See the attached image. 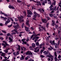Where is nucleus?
<instances>
[{
    "instance_id": "1",
    "label": "nucleus",
    "mask_w": 61,
    "mask_h": 61,
    "mask_svg": "<svg viewBox=\"0 0 61 61\" xmlns=\"http://www.w3.org/2000/svg\"><path fill=\"white\" fill-rule=\"evenodd\" d=\"M18 18L19 19V22L20 23H21V22H24V20H22V19L23 18V16L22 15H20V17H18Z\"/></svg>"
},
{
    "instance_id": "2",
    "label": "nucleus",
    "mask_w": 61,
    "mask_h": 61,
    "mask_svg": "<svg viewBox=\"0 0 61 61\" xmlns=\"http://www.w3.org/2000/svg\"><path fill=\"white\" fill-rule=\"evenodd\" d=\"M3 42L5 43V44L4 43H2V46H4L3 47L4 49H5V48H6V46H9V45L7 44V42L5 41H3Z\"/></svg>"
},
{
    "instance_id": "3",
    "label": "nucleus",
    "mask_w": 61,
    "mask_h": 61,
    "mask_svg": "<svg viewBox=\"0 0 61 61\" xmlns=\"http://www.w3.org/2000/svg\"><path fill=\"white\" fill-rule=\"evenodd\" d=\"M51 45H55V47L56 48H57V44L56 43H55V40H53V41H51L50 42Z\"/></svg>"
},
{
    "instance_id": "4",
    "label": "nucleus",
    "mask_w": 61,
    "mask_h": 61,
    "mask_svg": "<svg viewBox=\"0 0 61 61\" xmlns=\"http://www.w3.org/2000/svg\"><path fill=\"white\" fill-rule=\"evenodd\" d=\"M32 33L33 34V35H32L30 37L32 39L34 36H38V34L36 35V34L35 32V31H33Z\"/></svg>"
},
{
    "instance_id": "5",
    "label": "nucleus",
    "mask_w": 61,
    "mask_h": 61,
    "mask_svg": "<svg viewBox=\"0 0 61 61\" xmlns=\"http://www.w3.org/2000/svg\"><path fill=\"white\" fill-rule=\"evenodd\" d=\"M13 27L14 28H16V29H18L20 28V26L19 25H14L13 26Z\"/></svg>"
},
{
    "instance_id": "6",
    "label": "nucleus",
    "mask_w": 61,
    "mask_h": 61,
    "mask_svg": "<svg viewBox=\"0 0 61 61\" xmlns=\"http://www.w3.org/2000/svg\"><path fill=\"white\" fill-rule=\"evenodd\" d=\"M54 54L55 56L54 58L55 61H57V54H56V52L55 51Z\"/></svg>"
},
{
    "instance_id": "7",
    "label": "nucleus",
    "mask_w": 61,
    "mask_h": 61,
    "mask_svg": "<svg viewBox=\"0 0 61 61\" xmlns=\"http://www.w3.org/2000/svg\"><path fill=\"white\" fill-rule=\"evenodd\" d=\"M26 54L27 55H32L33 54L30 51H28L26 53Z\"/></svg>"
},
{
    "instance_id": "8",
    "label": "nucleus",
    "mask_w": 61,
    "mask_h": 61,
    "mask_svg": "<svg viewBox=\"0 0 61 61\" xmlns=\"http://www.w3.org/2000/svg\"><path fill=\"white\" fill-rule=\"evenodd\" d=\"M25 30L27 32H29L30 31V29L29 28L27 27L26 26H25Z\"/></svg>"
},
{
    "instance_id": "9",
    "label": "nucleus",
    "mask_w": 61,
    "mask_h": 61,
    "mask_svg": "<svg viewBox=\"0 0 61 61\" xmlns=\"http://www.w3.org/2000/svg\"><path fill=\"white\" fill-rule=\"evenodd\" d=\"M9 40L10 41H9V43H11L12 42H13V39L11 38L10 37H9Z\"/></svg>"
},
{
    "instance_id": "10",
    "label": "nucleus",
    "mask_w": 61,
    "mask_h": 61,
    "mask_svg": "<svg viewBox=\"0 0 61 61\" xmlns=\"http://www.w3.org/2000/svg\"><path fill=\"white\" fill-rule=\"evenodd\" d=\"M27 12L28 13V14H29L30 15H31L32 14V11L29 10H28Z\"/></svg>"
},
{
    "instance_id": "11",
    "label": "nucleus",
    "mask_w": 61,
    "mask_h": 61,
    "mask_svg": "<svg viewBox=\"0 0 61 61\" xmlns=\"http://www.w3.org/2000/svg\"><path fill=\"white\" fill-rule=\"evenodd\" d=\"M25 57V56H23V55H21V57L20 58V60H24V58Z\"/></svg>"
},
{
    "instance_id": "12",
    "label": "nucleus",
    "mask_w": 61,
    "mask_h": 61,
    "mask_svg": "<svg viewBox=\"0 0 61 61\" xmlns=\"http://www.w3.org/2000/svg\"><path fill=\"white\" fill-rule=\"evenodd\" d=\"M42 22L44 23H46L47 22V21L45 19H42Z\"/></svg>"
},
{
    "instance_id": "13",
    "label": "nucleus",
    "mask_w": 61,
    "mask_h": 61,
    "mask_svg": "<svg viewBox=\"0 0 61 61\" xmlns=\"http://www.w3.org/2000/svg\"><path fill=\"white\" fill-rule=\"evenodd\" d=\"M29 20H27L26 21V25H27L29 26L30 25H29Z\"/></svg>"
},
{
    "instance_id": "14",
    "label": "nucleus",
    "mask_w": 61,
    "mask_h": 61,
    "mask_svg": "<svg viewBox=\"0 0 61 61\" xmlns=\"http://www.w3.org/2000/svg\"><path fill=\"white\" fill-rule=\"evenodd\" d=\"M1 14H3V15H5V16H8L7 14L4 13L2 12V11H1Z\"/></svg>"
},
{
    "instance_id": "15",
    "label": "nucleus",
    "mask_w": 61,
    "mask_h": 61,
    "mask_svg": "<svg viewBox=\"0 0 61 61\" xmlns=\"http://www.w3.org/2000/svg\"><path fill=\"white\" fill-rule=\"evenodd\" d=\"M34 2H36L34 1ZM36 3H38V5H41V4L40 3V2L39 1V2H36Z\"/></svg>"
},
{
    "instance_id": "16",
    "label": "nucleus",
    "mask_w": 61,
    "mask_h": 61,
    "mask_svg": "<svg viewBox=\"0 0 61 61\" xmlns=\"http://www.w3.org/2000/svg\"><path fill=\"white\" fill-rule=\"evenodd\" d=\"M32 45L33 47H36V44H35L34 43H32Z\"/></svg>"
},
{
    "instance_id": "17",
    "label": "nucleus",
    "mask_w": 61,
    "mask_h": 61,
    "mask_svg": "<svg viewBox=\"0 0 61 61\" xmlns=\"http://www.w3.org/2000/svg\"><path fill=\"white\" fill-rule=\"evenodd\" d=\"M5 53H2V54L1 55V56H2L4 57L5 56Z\"/></svg>"
},
{
    "instance_id": "18",
    "label": "nucleus",
    "mask_w": 61,
    "mask_h": 61,
    "mask_svg": "<svg viewBox=\"0 0 61 61\" xmlns=\"http://www.w3.org/2000/svg\"><path fill=\"white\" fill-rule=\"evenodd\" d=\"M47 1L49 4H50V5L51 4V0H47Z\"/></svg>"
},
{
    "instance_id": "19",
    "label": "nucleus",
    "mask_w": 61,
    "mask_h": 61,
    "mask_svg": "<svg viewBox=\"0 0 61 61\" xmlns=\"http://www.w3.org/2000/svg\"><path fill=\"white\" fill-rule=\"evenodd\" d=\"M18 48H17V50H20V46L19 45H18Z\"/></svg>"
},
{
    "instance_id": "20",
    "label": "nucleus",
    "mask_w": 61,
    "mask_h": 61,
    "mask_svg": "<svg viewBox=\"0 0 61 61\" xmlns=\"http://www.w3.org/2000/svg\"><path fill=\"white\" fill-rule=\"evenodd\" d=\"M4 52H5V53L6 54H7V53H8V51L7 50H4Z\"/></svg>"
},
{
    "instance_id": "21",
    "label": "nucleus",
    "mask_w": 61,
    "mask_h": 61,
    "mask_svg": "<svg viewBox=\"0 0 61 61\" xmlns=\"http://www.w3.org/2000/svg\"><path fill=\"white\" fill-rule=\"evenodd\" d=\"M36 46H39V42H36Z\"/></svg>"
},
{
    "instance_id": "22",
    "label": "nucleus",
    "mask_w": 61,
    "mask_h": 61,
    "mask_svg": "<svg viewBox=\"0 0 61 61\" xmlns=\"http://www.w3.org/2000/svg\"><path fill=\"white\" fill-rule=\"evenodd\" d=\"M41 28H42V30H45V31H46V27H43V26L41 27Z\"/></svg>"
},
{
    "instance_id": "23",
    "label": "nucleus",
    "mask_w": 61,
    "mask_h": 61,
    "mask_svg": "<svg viewBox=\"0 0 61 61\" xmlns=\"http://www.w3.org/2000/svg\"><path fill=\"white\" fill-rule=\"evenodd\" d=\"M22 1H21L19 0H17V2L18 3H20Z\"/></svg>"
},
{
    "instance_id": "24",
    "label": "nucleus",
    "mask_w": 61,
    "mask_h": 61,
    "mask_svg": "<svg viewBox=\"0 0 61 61\" xmlns=\"http://www.w3.org/2000/svg\"><path fill=\"white\" fill-rule=\"evenodd\" d=\"M19 51H18L16 53V54H15V55H16V56L18 55H19Z\"/></svg>"
},
{
    "instance_id": "25",
    "label": "nucleus",
    "mask_w": 61,
    "mask_h": 61,
    "mask_svg": "<svg viewBox=\"0 0 61 61\" xmlns=\"http://www.w3.org/2000/svg\"><path fill=\"white\" fill-rule=\"evenodd\" d=\"M27 43L26 42L24 41V42H23L22 44H25V45Z\"/></svg>"
},
{
    "instance_id": "26",
    "label": "nucleus",
    "mask_w": 61,
    "mask_h": 61,
    "mask_svg": "<svg viewBox=\"0 0 61 61\" xmlns=\"http://www.w3.org/2000/svg\"><path fill=\"white\" fill-rule=\"evenodd\" d=\"M47 52L46 51H45L44 52H43V53L44 54H46V55H47Z\"/></svg>"
},
{
    "instance_id": "27",
    "label": "nucleus",
    "mask_w": 61,
    "mask_h": 61,
    "mask_svg": "<svg viewBox=\"0 0 61 61\" xmlns=\"http://www.w3.org/2000/svg\"><path fill=\"white\" fill-rule=\"evenodd\" d=\"M37 15H34L33 16L35 18H36V17H37Z\"/></svg>"
},
{
    "instance_id": "28",
    "label": "nucleus",
    "mask_w": 61,
    "mask_h": 61,
    "mask_svg": "<svg viewBox=\"0 0 61 61\" xmlns=\"http://www.w3.org/2000/svg\"><path fill=\"white\" fill-rule=\"evenodd\" d=\"M47 55L50 56V55H51V54H50V53L49 52H47Z\"/></svg>"
},
{
    "instance_id": "29",
    "label": "nucleus",
    "mask_w": 61,
    "mask_h": 61,
    "mask_svg": "<svg viewBox=\"0 0 61 61\" xmlns=\"http://www.w3.org/2000/svg\"><path fill=\"white\" fill-rule=\"evenodd\" d=\"M23 13L24 14V15L25 16L26 15V12L25 11H23Z\"/></svg>"
},
{
    "instance_id": "30",
    "label": "nucleus",
    "mask_w": 61,
    "mask_h": 61,
    "mask_svg": "<svg viewBox=\"0 0 61 61\" xmlns=\"http://www.w3.org/2000/svg\"><path fill=\"white\" fill-rule=\"evenodd\" d=\"M3 18V20H4V21H6V19H7V18L6 17H4V18Z\"/></svg>"
},
{
    "instance_id": "31",
    "label": "nucleus",
    "mask_w": 61,
    "mask_h": 61,
    "mask_svg": "<svg viewBox=\"0 0 61 61\" xmlns=\"http://www.w3.org/2000/svg\"><path fill=\"white\" fill-rule=\"evenodd\" d=\"M26 39H23L21 40V41L23 42H25L24 41Z\"/></svg>"
},
{
    "instance_id": "32",
    "label": "nucleus",
    "mask_w": 61,
    "mask_h": 61,
    "mask_svg": "<svg viewBox=\"0 0 61 61\" xmlns=\"http://www.w3.org/2000/svg\"><path fill=\"white\" fill-rule=\"evenodd\" d=\"M50 16L51 17H53V14H49Z\"/></svg>"
},
{
    "instance_id": "33",
    "label": "nucleus",
    "mask_w": 61,
    "mask_h": 61,
    "mask_svg": "<svg viewBox=\"0 0 61 61\" xmlns=\"http://www.w3.org/2000/svg\"><path fill=\"white\" fill-rule=\"evenodd\" d=\"M59 4L58 5H59V6L60 7H61V2H60L59 3Z\"/></svg>"
},
{
    "instance_id": "34",
    "label": "nucleus",
    "mask_w": 61,
    "mask_h": 61,
    "mask_svg": "<svg viewBox=\"0 0 61 61\" xmlns=\"http://www.w3.org/2000/svg\"><path fill=\"white\" fill-rule=\"evenodd\" d=\"M6 22L8 23H9V22H10V20H8Z\"/></svg>"
},
{
    "instance_id": "35",
    "label": "nucleus",
    "mask_w": 61,
    "mask_h": 61,
    "mask_svg": "<svg viewBox=\"0 0 61 61\" xmlns=\"http://www.w3.org/2000/svg\"><path fill=\"white\" fill-rule=\"evenodd\" d=\"M39 31H41V30H42V27H40L39 28Z\"/></svg>"
},
{
    "instance_id": "36",
    "label": "nucleus",
    "mask_w": 61,
    "mask_h": 61,
    "mask_svg": "<svg viewBox=\"0 0 61 61\" xmlns=\"http://www.w3.org/2000/svg\"><path fill=\"white\" fill-rule=\"evenodd\" d=\"M38 10L40 11V12H42V9H38Z\"/></svg>"
},
{
    "instance_id": "37",
    "label": "nucleus",
    "mask_w": 61,
    "mask_h": 61,
    "mask_svg": "<svg viewBox=\"0 0 61 61\" xmlns=\"http://www.w3.org/2000/svg\"><path fill=\"white\" fill-rule=\"evenodd\" d=\"M10 19L11 21H12V22H14V20L13 19V18H12L11 17L10 18Z\"/></svg>"
},
{
    "instance_id": "38",
    "label": "nucleus",
    "mask_w": 61,
    "mask_h": 61,
    "mask_svg": "<svg viewBox=\"0 0 61 61\" xmlns=\"http://www.w3.org/2000/svg\"><path fill=\"white\" fill-rule=\"evenodd\" d=\"M42 4L43 5H45V3L44 2H42Z\"/></svg>"
},
{
    "instance_id": "39",
    "label": "nucleus",
    "mask_w": 61,
    "mask_h": 61,
    "mask_svg": "<svg viewBox=\"0 0 61 61\" xmlns=\"http://www.w3.org/2000/svg\"><path fill=\"white\" fill-rule=\"evenodd\" d=\"M24 23H22V25H21V27L22 28L24 27Z\"/></svg>"
},
{
    "instance_id": "40",
    "label": "nucleus",
    "mask_w": 61,
    "mask_h": 61,
    "mask_svg": "<svg viewBox=\"0 0 61 61\" xmlns=\"http://www.w3.org/2000/svg\"><path fill=\"white\" fill-rule=\"evenodd\" d=\"M45 3V4H47V0H45V1H44Z\"/></svg>"
},
{
    "instance_id": "41",
    "label": "nucleus",
    "mask_w": 61,
    "mask_h": 61,
    "mask_svg": "<svg viewBox=\"0 0 61 61\" xmlns=\"http://www.w3.org/2000/svg\"><path fill=\"white\" fill-rule=\"evenodd\" d=\"M16 52H13V55H14V56H16V55L15 54Z\"/></svg>"
},
{
    "instance_id": "42",
    "label": "nucleus",
    "mask_w": 61,
    "mask_h": 61,
    "mask_svg": "<svg viewBox=\"0 0 61 61\" xmlns=\"http://www.w3.org/2000/svg\"><path fill=\"white\" fill-rule=\"evenodd\" d=\"M50 8V11H52V10H53L54 9H53V8Z\"/></svg>"
},
{
    "instance_id": "43",
    "label": "nucleus",
    "mask_w": 61,
    "mask_h": 61,
    "mask_svg": "<svg viewBox=\"0 0 61 61\" xmlns=\"http://www.w3.org/2000/svg\"><path fill=\"white\" fill-rule=\"evenodd\" d=\"M49 24V23H47V25H46V27L47 28H48V25Z\"/></svg>"
},
{
    "instance_id": "44",
    "label": "nucleus",
    "mask_w": 61,
    "mask_h": 61,
    "mask_svg": "<svg viewBox=\"0 0 61 61\" xmlns=\"http://www.w3.org/2000/svg\"><path fill=\"white\" fill-rule=\"evenodd\" d=\"M30 50H32L33 49V48H32V47L31 46H30Z\"/></svg>"
},
{
    "instance_id": "45",
    "label": "nucleus",
    "mask_w": 61,
    "mask_h": 61,
    "mask_svg": "<svg viewBox=\"0 0 61 61\" xmlns=\"http://www.w3.org/2000/svg\"><path fill=\"white\" fill-rule=\"evenodd\" d=\"M61 55H59L58 57V58H59V59H60V58H61Z\"/></svg>"
},
{
    "instance_id": "46",
    "label": "nucleus",
    "mask_w": 61,
    "mask_h": 61,
    "mask_svg": "<svg viewBox=\"0 0 61 61\" xmlns=\"http://www.w3.org/2000/svg\"><path fill=\"white\" fill-rule=\"evenodd\" d=\"M0 39H1V40H4L3 38L2 37H0Z\"/></svg>"
},
{
    "instance_id": "47",
    "label": "nucleus",
    "mask_w": 61,
    "mask_h": 61,
    "mask_svg": "<svg viewBox=\"0 0 61 61\" xmlns=\"http://www.w3.org/2000/svg\"><path fill=\"white\" fill-rule=\"evenodd\" d=\"M55 27H56V28H58V25H55Z\"/></svg>"
},
{
    "instance_id": "48",
    "label": "nucleus",
    "mask_w": 61,
    "mask_h": 61,
    "mask_svg": "<svg viewBox=\"0 0 61 61\" xmlns=\"http://www.w3.org/2000/svg\"><path fill=\"white\" fill-rule=\"evenodd\" d=\"M27 17H31V15H27Z\"/></svg>"
},
{
    "instance_id": "49",
    "label": "nucleus",
    "mask_w": 61,
    "mask_h": 61,
    "mask_svg": "<svg viewBox=\"0 0 61 61\" xmlns=\"http://www.w3.org/2000/svg\"><path fill=\"white\" fill-rule=\"evenodd\" d=\"M12 26V25L11 24L10 25L8 26V27H11Z\"/></svg>"
},
{
    "instance_id": "50",
    "label": "nucleus",
    "mask_w": 61,
    "mask_h": 61,
    "mask_svg": "<svg viewBox=\"0 0 61 61\" xmlns=\"http://www.w3.org/2000/svg\"><path fill=\"white\" fill-rule=\"evenodd\" d=\"M52 23L53 24H55V22L54 21V20H52Z\"/></svg>"
},
{
    "instance_id": "51",
    "label": "nucleus",
    "mask_w": 61,
    "mask_h": 61,
    "mask_svg": "<svg viewBox=\"0 0 61 61\" xmlns=\"http://www.w3.org/2000/svg\"><path fill=\"white\" fill-rule=\"evenodd\" d=\"M48 50H50L51 51V50H52V49L50 48H48Z\"/></svg>"
},
{
    "instance_id": "52",
    "label": "nucleus",
    "mask_w": 61,
    "mask_h": 61,
    "mask_svg": "<svg viewBox=\"0 0 61 61\" xmlns=\"http://www.w3.org/2000/svg\"><path fill=\"white\" fill-rule=\"evenodd\" d=\"M34 13L35 15H37V14L35 12H34Z\"/></svg>"
},
{
    "instance_id": "53",
    "label": "nucleus",
    "mask_w": 61,
    "mask_h": 61,
    "mask_svg": "<svg viewBox=\"0 0 61 61\" xmlns=\"http://www.w3.org/2000/svg\"><path fill=\"white\" fill-rule=\"evenodd\" d=\"M36 39H38L39 38V37L37 36H36L35 37Z\"/></svg>"
},
{
    "instance_id": "54",
    "label": "nucleus",
    "mask_w": 61,
    "mask_h": 61,
    "mask_svg": "<svg viewBox=\"0 0 61 61\" xmlns=\"http://www.w3.org/2000/svg\"><path fill=\"white\" fill-rule=\"evenodd\" d=\"M44 51V50H41V53H42V52H43V51Z\"/></svg>"
},
{
    "instance_id": "55",
    "label": "nucleus",
    "mask_w": 61,
    "mask_h": 61,
    "mask_svg": "<svg viewBox=\"0 0 61 61\" xmlns=\"http://www.w3.org/2000/svg\"><path fill=\"white\" fill-rule=\"evenodd\" d=\"M15 21L16 22L18 21V19H17L16 18H15Z\"/></svg>"
},
{
    "instance_id": "56",
    "label": "nucleus",
    "mask_w": 61,
    "mask_h": 61,
    "mask_svg": "<svg viewBox=\"0 0 61 61\" xmlns=\"http://www.w3.org/2000/svg\"><path fill=\"white\" fill-rule=\"evenodd\" d=\"M11 8L13 9H15V7L13 6H12Z\"/></svg>"
},
{
    "instance_id": "57",
    "label": "nucleus",
    "mask_w": 61,
    "mask_h": 61,
    "mask_svg": "<svg viewBox=\"0 0 61 61\" xmlns=\"http://www.w3.org/2000/svg\"><path fill=\"white\" fill-rule=\"evenodd\" d=\"M29 61H34V60L33 59H33H30L29 60Z\"/></svg>"
},
{
    "instance_id": "58",
    "label": "nucleus",
    "mask_w": 61,
    "mask_h": 61,
    "mask_svg": "<svg viewBox=\"0 0 61 61\" xmlns=\"http://www.w3.org/2000/svg\"><path fill=\"white\" fill-rule=\"evenodd\" d=\"M9 7L10 8H11L12 7V6L11 5H10L9 6Z\"/></svg>"
},
{
    "instance_id": "59",
    "label": "nucleus",
    "mask_w": 61,
    "mask_h": 61,
    "mask_svg": "<svg viewBox=\"0 0 61 61\" xmlns=\"http://www.w3.org/2000/svg\"><path fill=\"white\" fill-rule=\"evenodd\" d=\"M53 5H51L49 8H52V7H53Z\"/></svg>"
},
{
    "instance_id": "60",
    "label": "nucleus",
    "mask_w": 61,
    "mask_h": 61,
    "mask_svg": "<svg viewBox=\"0 0 61 61\" xmlns=\"http://www.w3.org/2000/svg\"><path fill=\"white\" fill-rule=\"evenodd\" d=\"M10 35V34L9 33H8L7 34V36H9Z\"/></svg>"
},
{
    "instance_id": "61",
    "label": "nucleus",
    "mask_w": 61,
    "mask_h": 61,
    "mask_svg": "<svg viewBox=\"0 0 61 61\" xmlns=\"http://www.w3.org/2000/svg\"><path fill=\"white\" fill-rule=\"evenodd\" d=\"M41 57H42V58H43V57H45V56H43V55H41Z\"/></svg>"
},
{
    "instance_id": "62",
    "label": "nucleus",
    "mask_w": 61,
    "mask_h": 61,
    "mask_svg": "<svg viewBox=\"0 0 61 61\" xmlns=\"http://www.w3.org/2000/svg\"><path fill=\"white\" fill-rule=\"evenodd\" d=\"M42 49L43 50H45V47H42Z\"/></svg>"
},
{
    "instance_id": "63",
    "label": "nucleus",
    "mask_w": 61,
    "mask_h": 61,
    "mask_svg": "<svg viewBox=\"0 0 61 61\" xmlns=\"http://www.w3.org/2000/svg\"><path fill=\"white\" fill-rule=\"evenodd\" d=\"M30 28L31 29H32V30H34V28L33 27H31Z\"/></svg>"
},
{
    "instance_id": "64",
    "label": "nucleus",
    "mask_w": 61,
    "mask_h": 61,
    "mask_svg": "<svg viewBox=\"0 0 61 61\" xmlns=\"http://www.w3.org/2000/svg\"><path fill=\"white\" fill-rule=\"evenodd\" d=\"M47 60L48 61H50V60H50V58H48L47 59Z\"/></svg>"
}]
</instances>
